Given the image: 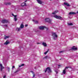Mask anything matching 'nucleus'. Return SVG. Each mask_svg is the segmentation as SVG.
<instances>
[{
	"instance_id": "f257e3e1",
	"label": "nucleus",
	"mask_w": 78,
	"mask_h": 78,
	"mask_svg": "<svg viewBox=\"0 0 78 78\" xmlns=\"http://www.w3.org/2000/svg\"><path fill=\"white\" fill-rule=\"evenodd\" d=\"M47 71H48V73H51V70L50 68L48 67L46 69L45 71V72L46 73Z\"/></svg>"
},
{
	"instance_id": "f03ea898",
	"label": "nucleus",
	"mask_w": 78,
	"mask_h": 78,
	"mask_svg": "<svg viewBox=\"0 0 78 78\" xmlns=\"http://www.w3.org/2000/svg\"><path fill=\"white\" fill-rule=\"evenodd\" d=\"M45 22L48 23H51V20L50 19V18H47L45 19Z\"/></svg>"
},
{
	"instance_id": "7ed1b4c3",
	"label": "nucleus",
	"mask_w": 78,
	"mask_h": 78,
	"mask_svg": "<svg viewBox=\"0 0 78 78\" xmlns=\"http://www.w3.org/2000/svg\"><path fill=\"white\" fill-rule=\"evenodd\" d=\"M71 50H78L77 47H75V46H73V47H71V48L70 49Z\"/></svg>"
},
{
	"instance_id": "20e7f679",
	"label": "nucleus",
	"mask_w": 78,
	"mask_h": 78,
	"mask_svg": "<svg viewBox=\"0 0 78 78\" xmlns=\"http://www.w3.org/2000/svg\"><path fill=\"white\" fill-rule=\"evenodd\" d=\"M54 17L57 19H62V17H61V16H57L56 15H55L54 16Z\"/></svg>"
},
{
	"instance_id": "39448f33",
	"label": "nucleus",
	"mask_w": 78,
	"mask_h": 78,
	"mask_svg": "<svg viewBox=\"0 0 78 78\" xmlns=\"http://www.w3.org/2000/svg\"><path fill=\"white\" fill-rule=\"evenodd\" d=\"M2 23H6L8 22V21L4 19L2 21Z\"/></svg>"
},
{
	"instance_id": "423d86ee",
	"label": "nucleus",
	"mask_w": 78,
	"mask_h": 78,
	"mask_svg": "<svg viewBox=\"0 0 78 78\" xmlns=\"http://www.w3.org/2000/svg\"><path fill=\"white\" fill-rule=\"evenodd\" d=\"M52 36H53V37H55L56 38L58 37V35H56V32L52 33Z\"/></svg>"
},
{
	"instance_id": "0eeeda50",
	"label": "nucleus",
	"mask_w": 78,
	"mask_h": 78,
	"mask_svg": "<svg viewBox=\"0 0 78 78\" xmlns=\"http://www.w3.org/2000/svg\"><path fill=\"white\" fill-rule=\"evenodd\" d=\"M21 6H22V7H23V6H27V4L24 2H23L21 4Z\"/></svg>"
},
{
	"instance_id": "6e6552de",
	"label": "nucleus",
	"mask_w": 78,
	"mask_h": 78,
	"mask_svg": "<svg viewBox=\"0 0 78 78\" xmlns=\"http://www.w3.org/2000/svg\"><path fill=\"white\" fill-rule=\"evenodd\" d=\"M69 15H74V14H76V13L75 12H70L69 14Z\"/></svg>"
},
{
	"instance_id": "1a4fd4ad",
	"label": "nucleus",
	"mask_w": 78,
	"mask_h": 78,
	"mask_svg": "<svg viewBox=\"0 0 78 78\" xmlns=\"http://www.w3.org/2000/svg\"><path fill=\"white\" fill-rule=\"evenodd\" d=\"M45 28V26L40 27H39V29L40 30H43L44 29V28Z\"/></svg>"
},
{
	"instance_id": "9d476101",
	"label": "nucleus",
	"mask_w": 78,
	"mask_h": 78,
	"mask_svg": "<svg viewBox=\"0 0 78 78\" xmlns=\"http://www.w3.org/2000/svg\"><path fill=\"white\" fill-rule=\"evenodd\" d=\"M8 44H9V42L8 40H7L5 43H4V45H8Z\"/></svg>"
},
{
	"instance_id": "9b49d317",
	"label": "nucleus",
	"mask_w": 78,
	"mask_h": 78,
	"mask_svg": "<svg viewBox=\"0 0 78 78\" xmlns=\"http://www.w3.org/2000/svg\"><path fill=\"white\" fill-rule=\"evenodd\" d=\"M64 4L65 5H66V6H70V5L67 2H65L64 3Z\"/></svg>"
},
{
	"instance_id": "f8f14e48",
	"label": "nucleus",
	"mask_w": 78,
	"mask_h": 78,
	"mask_svg": "<svg viewBox=\"0 0 78 78\" xmlns=\"http://www.w3.org/2000/svg\"><path fill=\"white\" fill-rule=\"evenodd\" d=\"M37 1L38 3L39 4H42V2L41 1V0H37Z\"/></svg>"
},
{
	"instance_id": "ddd939ff",
	"label": "nucleus",
	"mask_w": 78,
	"mask_h": 78,
	"mask_svg": "<svg viewBox=\"0 0 78 78\" xmlns=\"http://www.w3.org/2000/svg\"><path fill=\"white\" fill-rule=\"evenodd\" d=\"M5 5H11V4L10 2H6L5 3Z\"/></svg>"
},
{
	"instance_id": "4468645a",
	"label": "nucleus",
	"mask_w": 78,
	"mask_h": 78,
	"mask_svg": "<svg viewBox=\"0 0 78 78\" xmlns=\"http://www.w3.org/2000/svg\"><path fill=\"white\" fill-rule=\"evenodd\" d=\"M42 45L44 46V47H47V44H46V43L45 42H43L42 43Z\"/></svg>"
},
{
	"instance_id": "2eb2a0df",
	"label": "nucleus",
	"mask_w": 78,
	"mask_h": 78,
	"mask_svg": "<svg viewBox=\"0 0 78 78\" xmlns=\"http://www.w3.org/2000/svg\"><path fill=\"white\" fill-rule=\"evenodd\" d=\"M33 21L34 22V23H36V24H37V23H38V21H35V20H33Z\"/></svg>"
},
{
	"instance_id": "dca6fc26",
	"label": "nucleus",
	"mask_w": 78,
	"mask_h": 78,
	"mask_svg": "<svg viewBox=\"0 0 78 78\" xmlns=\"http://www.w3.org/2000/svg\"><path fill=\"white\" fill-rule=\"evenodd\" d=\"M58 12V11L56 10L54 12H52V14H55L56 13H57V12Z\"/></svg>"
},
{
	"instance_id": "f3484780",
	"label": "nucleus",
	"mask_w": 78,
	"mask_h": 78,
	"mask_svg": "<svg viewBox=\"0 0 78 78\" xmlns=\"http://www.w3.org/2000/svg\"><path fill=\"white\" fill-rule=\"evenodd\" d=\"M20 27L21 28H24V26L23 25V24H21L20 25Z\"/></svg>"
},
{
	"instance_id": "a211bd4d",
	"label": "nucleus",
	"mask_w": 78,
	"mask_h": 78,
	"mask_svg": "<svg viewBox=\"0 0 78 78\" xmlns=\"http://www.w3.org/2000/svg\"><path fill=\"white\" fill-rule=\"evenodd\" d=\"M30 72H31V73H32V74H33V77H34L36 75H35V74H34V72H33V71H31Z\"/></svg>"
},
{
	"instance_id": "6ab92c4d",
	"label": "nucleus",
	"mask_w": 78,
	"mask_h": 78,
	"mask_svg": "<svg viewBox=\"0 0 78 78\" xmlns=\"http://www.w3.org/2000/svg\"><path fill=\"white\" fill-rule=\"evenodd\" d=\"M66 70H65V69L63 70V71L62 73H63V74H65L66 72Z\"/></svg>"
},
{
	"instance_id": "aec40b11",
	"label": "nucleus",
	"mask_w": 78,
	"mask_h": 78,
	"mask_svg": "<svg viewBox=\"0 0 78 78\" xmlns=\"http://www.w3.org/2000/svg\"><path fill=\"white\" fill-rule=\"evenodd\" d=\"M5 69V67L3 66H2V67H1V71H2V70H3V69Z\"/></svg>"
},
{
	"instance_id": "412c9836",
	"label": "nucleus",
	"mask_w": 78,
	"mask_h": 78,
	"mask_svg": "<svg viewBox=\"0 0 78 78\" xmlns=\"http://www.w3.org/2000/svg\"><path fill=\"white\" fill-rule=\"evenodd\" d=\"M24 64H22L21 65H19V67H22V66H24Z\"/></svg>"
},
{
	"instance_id": "4be33fe9",
	"label": "nucleus",
	"mask_w": 78,
	"mask_h": 78,
	"mask_svg": "<svg viewBox=\"0 0 78 78\" xmlns=\"http://www.w3.org/2000/svg\"><path fill=\"white\" fill-rule=\"evenodd\" d=\"M9 37L8 36H7L6 37H4V39H7V38H9Z\"/></svg>"
},
{
	"instance_id": "5701e85b",
	"label": "nucleus",
	"mask_w": 78,
	"mask_h": 78,
	"mask_svg": "<svg viewBox=\"0 0 78 78\" xmlns=\"http://www.w3.org/2000/svg\"><path fill=\"white\" fill-rule=\"evenodd\" d=\"M14 19L15 21H16L17 20V18L16 17H14Z\"/></svg>"
},
{
	"instance_id": "b1692460",
	"label": "nucleus",
	"mask_w": 78,
	"mask_h": 78,
	"mask_svg": "<svg viewBox=\"0 0 78 78\" xmlns=\"http://www.w3.org/2000/svg\"><path fill=\"white\" fill-rule=\"evenodd\" d=\"M69 68H70V67H65V70H66V69H68Z\"/></svg>"
},
{
	"instance_id": "393cba45",
	"label": "nucleus",
	"mask_w": 78,
	"mask_h": 78,
	"mask_svg": "<svg viewBox=\"0 0 78 78\" xmlns=\"http://www.w3.org/2000/svg\"><path fill=\"white\" fill-rule=\"evenodd\" d=\"M17 29L18 31H20V30H21V29H20V28H18Z\"/></svg>"
},
{
	"instance_id": "a878e982",
	"label": "nucleus",
	"mask_w": 78,
	"mask_h": 78,
	"mask_svg": "<svg viewBox=\"0 0 78 78\" xmlns=\"http://www.w3.org/2000/svg\"><path fill=\"white\" fill-rule=\"evenodd\" d=\"M48 51H49V49H48V50L47 51H46L44 53L45 55H46V54H47V53H48Z\"/></svg>"
},
{
	"instance_id": "bb28decb",
	"label": "nucleus",
	"mask_w": 78,
	"mask_h": 78,
	"mask_svg": "<svg viewBox=\"0 0 78 78\" xmlns=\"http://www.w3.org/2000/svg\"><path fill=\"white\" fill-rule=\"evenodd\" d=\"M68 25H73V24L72 23H68Z\"/></svg>"
},
{
	"instance_id": "cd10ccee",
	"label": "nucleus",
	"mask_w": 78,
	"mask_h": 78,
	"mask_svg": "<svg viewBox=\"0 0 78 78\" xmlns=\"http://www.w3.org/2000/svg\"><path fill=\"white\" fill-rule=\"evenodd\" d=\"M47 58H48V56H45V57H44L43 58L47 59Z\"/></svg>"
},
{
	"instance_id": "c85d7f7f",
	"label": "nucleus",
	"mask_w": 78,
	"mask_h": 78,
	"mask_svg": "<svg viewBox=\"0 0 78 78\" xmlns=\"http://www.w3.org/2000/svg\"><path fill=\"white\" fill-rule=\"evenodd\" d=\"M19 72L18 70H16L15 72V73H17V72Z\"/></svg>"
},
{
	"instance_id": "c756f323",
	"label": "nucleus",
	"mask_w": 78,
	"mask_h": 78,
	"mask_svg": "<svg viewBox=\"0 0 78 78\" xmlns=\"http://www.w3.org/2000/svg\"><path fill=\"white\" fill-rule=\"evenodd\" d=\"M15 68V66H13L12 68V69H14Z\"/></svg>"
},
{
	"instance_id": "7c9ffc66",
	"label": "nucleus",
	"mask_w": 78,
	"mask_h": 78,
	"mask_svg": "<svg viewBox=\"0 0 78 78\" xmlns=\"http://www.w3.org/2000/svg\"><path fill=\"white\" fill-rule=\"evenodd\" d=\"M9 70H10V68H8V72H9Z\"/></svg>"
},
{
	"instance_id": "2f4dec72",
	"label": "nucleus",
	"mask_w": 78,
	"mask_h": 78,
	"mask_svg": "<svg viewBox=\"0 0 78 78\" xmlns=\"http://www.w3.org/2000/svg\"><path fill=\"white\" fill-rule=\"evenodd\" d=\"M55 72H56V74H58V71H57L56 70H55Z\"/></svg>"
},
{
	"instance_id": "473e14b6",
	"label": "nucleus",
	"mask_w": 78,
	"mask_h": 78,
	"mask_svg": "<svg viewBox=\"0 0 78 78\" xmlns=\"http://www.w3.org/2000/svg\"><path fill=\"white\" fill-rule=\"evenodd\" d=\"M2 66H2V64H0V67H2Z\"/></svg>"
},
{
	"instance_id": "72a5a7b5",
	"label": "nucleus",
	"mask_w": 78,
	"mask_h": 78,
	"mask_svg": "<svg viewBox=\"0 0 78 78\" xmlns=\"http://www.w3.org/2000/svg\"><path fill=\"white\" fill-rule=\"evenodd\" d=\"M46 28V29L47 30H48V27L46 28L45 27V28Z\"/></svg>"
},
{
	"instance_id": "f704fd0d",
	"label": "nucleus",
	"mask_w": 78,
	"mask_h": 78,
	"mask_svg": "<svg viewBox=\"0 0 78 78\" xmlns=\"http://www.w3.org/2000/svg\"><path fill=\"white\" fill-rule=\"evenodd\" d=\"M25 27H28V24H26L25 25Z\"/></svg>"
},
{
	"instance_id": "c9c22d12",
	"label": "nucleus",
	"mask_w": 78,
	"mask_h": 78,
	"mask_svg": "<svg viewBox=\"0 0 78 78\" xmlns=\"http://www.w3.org/2000/svg\"><path fill=\"white\" fill-rule=\"evenodd\" d=\"M6 78V76H4L3 77V78Z\"/></svg>"
},
{
	"instance_id": "e433bc0d",
	"label": "nucleus",
	"mask_w": 78,
	"mask_h": 78,
	"mask_svg": "<svg viewBox=\"0 0 78 78\" xmlns=\"http://www.w3.org/2000/svg\"><path fill=\"white\" fill-rule=\"evenodd\" d=\"M63 51H60L59 52V53H62V52H63Z\"/></svg>"
},
{
	"instance_id": "4c0bfd02",
	"label": "nucleus",
	"mask_w": 78,
	"mask_h": 78,
	"mask_svg": "<svg viewBox=\"0 0 78 78\" xmlns=\"http://www.w3.org/2000/svg\"><path fill=\"white\" fill-rule=\"evenodd\" d=\"M4 26H5V27H8V25H7V24H6Z\"/></svg>"
},
{
	"instance_id": "58836bf2",
	"label": "nucleus",
	"mask_w": 78,
	"mask_h": 78,
	"mask_svg": "<svg viewBox=\"0 0 78 78\" xmlns=\"http://www.w3.org/2000/svg\"><path fill=\"white\" fill-rule=\"evenodd\" d=\"M13 17H17V15H14Z\"/></svg>"
},
{
	"instance_id": "ea45409f",
	"label": "nucleus",
	"mask_w": 78,
	"mask_h": 78,
	"mask_svg": "<svg viewBox=\"0 0 78 78\" xmlns=\"http://www.w3.org/2000/svg\"><path fill=\"white\" fill-rule=\"evenodd\" d=\"M27 0H26V1H24V2H27Z\"/></svg>"
},
{
	"instance_id": "a19ab883",
	"label": "nucleus",
	"mask_w": 78,
	"mask_h": 78,
	"mask_svg": "<svg viewBox=\"0 0 78 78\" xmlns=\"http://www.w3.org/2000/svg\"><path fill=\"white\" fill-rule=\"evenodd\" d=\"M12 15L13 16H14V14H13V13H12Z\"/></svg>"
},
{
	"instance_id": "79ce46f5",
	"label": "nucleus",
	"mask_w": 78,
	"mask_h": 78,
	"mask_svg": "<svg viewBox=\"0 0 78 78\" xmlns=\"http://www.w3.org/2000/svg\"><path fill=\"white\" fill-rule=\"evenodd\" d=\"M53 39H54V40H55V38L54 37L53 38Z\"/></svg>"
},
{
	"instance_id": "37998d69",
	"label": "nucleus",
	"mask_w": 78,
	"mask_h": 78,
	"mask_svg": "<svg viewBox=\"0 0 78 78\" xmlns=\"http://www.w3.org/2000/svg\"><path fill=\"white\" fill-rule=\"evenodd\" d=\"M77 14H78V11L77 12Z\"/></svg>"
},
{
	"instance_id": "c03bdc74",
	"label": "nucleus",
	"mask_w": 78,
	"mask_h": 78,
	"mask_svg": "<svg viewBox=\"0 0 78 78\" xmlns=\"http://www.w3.org/2000/svg\"><path fill=\"white\" fill-rule=\"evenodd\" d=\"M37 44H39V43H37Z\"/></svg>"
},
{
	"instance_id": "a18cd8bd",
	"label": "nucleus",
	"mask_w": 78,
	"mask_h": 78,
	"mask_svg": "<svg viewBox=\"0 0 78 78\" xmlns=\"http://www.w3.org/2000/svg\"><path fill=\"white\" fill-rule=\"evenodd\" d=\"M58 66H60V65H58Z\"/></svg>"
},
{
	"instance_id": "49530a36",
	"label": "nucleus",
	"mask_w": 78,
	"mask_h": 78,
	"mask_svg": "<svg viewBox=\"0 0 78 78\" xmlns=\"http://www.w3.org/2000/svg\"><path fill=\"white\" fill-rule=\"evenodd\" d=\"M51 0H50V1H51Z\"/></svg>"
}]
</instances>
